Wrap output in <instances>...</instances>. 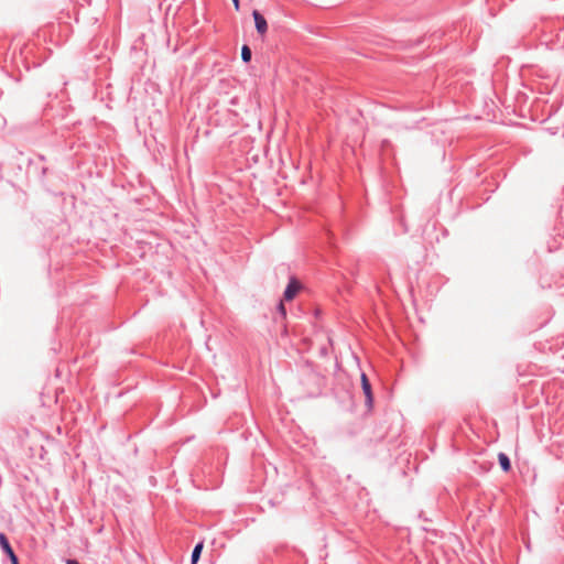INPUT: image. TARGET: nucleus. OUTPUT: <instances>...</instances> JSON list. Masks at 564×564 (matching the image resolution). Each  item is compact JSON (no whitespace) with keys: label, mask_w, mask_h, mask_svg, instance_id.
Returning <instances> with one entry per match:
<instances>
[{"label":"nucleus","mask_w":564,"mask_h":564,"mask_svg":"<svg viewBox=\"0 0 564 564\" xmlns=\"http://www.w3.org/2000/svg\"><path fill=\"white\" fill-rule=\"evenodd\" d=\"M361 381V388L366 398V406L368 410H371L373 408V394H372V388L371 383L365 372L360 376Z\"/></svg>","instance_id":"obj_1"},{"label":"nucleus","mask_w":564,"mask_h":564,"mask_svg":"<svg viewBox=\"0 0 564 564\" xmlns=\"http://www.w3.org/2000/svg\"><path fill=\"white\" fill-rule=\"evenodd\" d=\"M0 547L2 552L9 557L11 564H20L19 558L9 542V539L3 532H0Z\"/></svg>","instance_id":"obj_2"},{"label":"nucleus","mask_w":564,"mask_h":564,"mask_svg":"<svg viewBox=\"0 0 564 564\" xmlns=\"http://www.w3.org/2000/svg\"><path fill=\"white\" fill-rule=\"evenodd\" d=\"M302 285L295 276H291L289 283L283 292V299L285 301H291L295 297L297 292L301 290Z\"/></svg>","instance_id":"obj_3"},{"label":"nucleus","mask_w":564,"mask_h":564,"mask_svg":"<svg viewBox=\"0 0 564 564\" xmlns=\"http://www.w3.org/2000/svg\"><path fill=\"white\" fill-rule=\"evenodd\" d=\"M252 17L254 20L256 30L260 35H264L268 31V23L265 18L258 11H252Z\"/></svg>","instance_id":"obj_4"},{"label":"nucleus","mask_w":564,"mask_h":564,"mask_svg":"<svg viewBox=\"0 0 564 564\" xmlns=\"http://www.w3.org/2000/svg\"><path fill=\"white\" fill-rule=\"evenodd\" d=\"M498 463L505 473H508L511 469V462L506 453L498 454Z\"/></svg>","instance_id":"obj_5"},{"label":"nucleus","mask_w":564,"mask_h":564,"mask_svg":"<svg viewBox=\"0 0 564 564\" xmlns=\"http://www.w3.org/2000/svg\"><path fill=\"white\" fill-rule=\"evenodd\" d=\"M203 547H204V543L203 542H198L194 546V549L192 551V554H191V564H197V562L200 558V554H202Z\"/></svg>","instance_id":"obj_6"},{"label":"nucleus","mask_w":564,"mask_h":564,"mask_svg":"<svg viewBox=\"0 0 564 564\" xmlns=\"http://www.w3.org/2000/svg\"><path fill=\"white\" fill-rule=\"evenodd\" d=\"M251 57H252L251 48L248 45H246V44L242 45V47H241V59H242V62L249 63L251 61Z\"/></svg>","instance_id":"obj_7"},{"label":"nucleus","mask_w":564,"mask_h":564,"mask_svg":"<svg viewBox=\"0 0 564 564\" xmlns=\"http://www.w3.org/2000/svg\"><path fill=\"white\" fill-rule=\"evenodd\" d=\"M276 310L279 312V314L281 315L282 318H285L286 317V308L283 304L282 301L279 302L278 306H276Z\"/></svg>","instance_id":"obj_8"},{"label":"nucleus","mask_w":564,"mask_h":564,"mask_svg":"<svg viewBox=\"0 0 564 564\" xmlns=\"http://www.w3.org/2000/svg\"><path fill=\"white\" fill-rule=\"evenodd\" d=\"M308 379H311L312 381H315L317 384H319V382L322 381V377L315 372H310Z\"/></svg>","instance_id":"obj_9"},{"label":"nucleus","mask_w":564,"mask_h":564,"mask_svg":"<svg viewBox=\"0 0 564 564\" xmlns=\"http://www.w3.org/2000/svg\"><path fill=\"white\" fill-rule=\"evenodd\" d=\"M232 1V4L236 9V11H239L240 10V1L239 0H231Z\"/></svg>","instance_id":"obj_10"},{"label":"nucleus","mask_w":564,"mask_h":564,"mask_svg":"<svg viewBox=\"0 0 564 564\" xmlns=\"http://www.w3.org/2000/svg\"><path fill=\"white\" fill-rule=\"evenodd\" d=\"M66 564H80V563L75 558H69L66 561Z\"/></svg>","instance_id":"obj_11"},{"label":"nucleus","mask_w":564,"mask_h":564,"mask_svg":"<svg viewBox=\"0 0 564 564\" xmlns=\"http://www.w3.org/2000/svg\"><path fill=\"white\" fill-rule=\"evenodd\" d=\"M327 354H328L327 348L326 347H322L321 348V355L322 356H326Z\"/></svg>","instance_id":"obj_12"}]
</instances>
